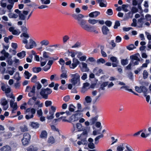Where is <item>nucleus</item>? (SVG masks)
I'll list each match as a JSON object with an SVG mask.
<instances>
[{
  "label": "nucleus",
  "instance_id": "c03bdc74",
  "mask_svg": "<svg viewBox=\"0 0 151 151\" xmlns=\"http://www.w3.org/2000/svg\"><path fill=\"white\" fill-rule=\"evenodd\" d=\"M97 84V81L94 82L92 83L90 86V88H91L93 89L96 87Z\"/></svg>",
  "mask_w": 151,
  "mask_h": 151
},
{
  "label": "nucleus",
  "instance_id": "0eeeda50",
  "mask_svg": "<svg viewBox=\"0 0 151 151\" xmlns=\"http://www.w3.org/2000/svg\"><path fill=\"white\" fill-rule=\"evenodd\" d=\"M56 108L55 107L52 106L50 109H49V114L50 115H48L47 118L48 120H51L53 119L54 117V113L56 111Z\"/></svg>",
  "mask_w": 151,
  "mask_h": 151
},
{
  "label": "nucleus",
  "instance_id": "3c124183",
  "mask_svg": "<svg viewBox=\"0 0 151 151\" xmlns=\"http://www.w3.org/2000/svg\"><path fill=\"white\" fill-rule=\"evenodd\" d=\"M21 37H23L24 38H29V37L27 32H24L20 35Z\"/></svg>",
  "mask_w": 151,
  "mask_h": 151
},
{
  "label": "nucleus",
  "instance_id": "aec40b11",
  "mask_svg": "<svg viewBox=\"0 0 151 151\" xmlns=\"http://www.w3.org/2000/svg\"><path fill=\"white\" fill-rule=\"evenodd\" d=\"M100 14L99 12L96 11L90 13L89 14V16L91 17L95 18L96 17Z\"/></svg>",
  "mask_w": 151,
  "mask_h": 151
},
{
  "label": "nucleus",
  "instance_id": "a878e982",
  "mask_svg": "<svg viewBox=\"0 0 151 151\" xmlns=\"http://www.w3.org/2000/svg\"><path fill=\"white\" fill-rule=\"evenodd\" d=\"M38 148L35 146L31 145L27 149V151H37Z\"/></svg>",
  "mask_w": 151,
  "mask_h": 151
},
{
  "label": "nucleus",
  "instance_id": "052dcab7",
  "mask_svg": "<svg viewBox=\"0 0 151 151\" xmlns=\"http://www.w3.org/2000/svg\"><path fill=\"white\" fill-rule=\"evenodd\" d=\"M83 17H84V16L82 14H78L77 17V20L78 21V22L81 20V19L83 18Z\"/></svg>",
  "mask_w": 151,
  "mask_h": 151
},
{
  "label": "nucleus",
  "instance_id": "ea45409f",
  "mask_svg": "<svg viewBox=\"0 0 151 151\" xmlns=\"http://www.w3.org/2000/svg\"><path fill=\"white\" fill-rule=\"evenodd\" d=\"M48 142L49 143L53 144L55 142V140L54 138L52 137L51 136L48 138Z\"/></svg>",
  "mask_w": 151,
  "mask_h": 151
},
{
  "label": "nucleus",
  "instance_id": "20e7f679",
  "mask_svg": "<svg viewBox=\"0 0 151 151\" xmlns=\"http://www.w3.org/2000/svg\"><path fill=\"white\" fill-rule=\"evenodd\" d=\"M52 92L50 89L47 88L46 89H42L40 93L43 98L47 99L48 98V95L50 94Z\"/></svg>",
  "mask_w": 151,
  "mask_h": 151
},
{
  "label": "nucleus",
  "instance_id": "864d4df0",
  "mask_svg": "<svg viewBox=\"0 0 151 151\" xmlns=\"http://www.w3.org/2000/svg\"><path fill=\"white\" fill-rule=\"evenodd\" d=\"M127 48L129 50H133L134 48H135L136 47H134V45L133 44H131L127 47Z\"/></svg>",
  "mask_w": 151,
  "mask_h": 151
},
{
  "label": "nucleus",
  "instance_id": "473e14b6",
  "mask_svg": "<svg viewBox=\"0 0 151 151\" xmlns=\"http://www.w3.org/2000/svg\"><path fill=\"white\" fill-rule=\"evenodd\" d=\"M15 69L14 68H9L8 71V73L10 75H12L15 72Z\"/></svg>",
  "mask_w": 151,
  "mask_h": 151
},
{
  "label": "nucleus",
  "instance_id": "680f3d73",
  "mask_svg": "<svg viewBox=\"0 0 151 151\" xmlns=\"http://www.w3.org/2000/svg\"><path fill=\"white\" fill-rule=\"evenodd\" d=\"M10 98H12L10 100V106H12L13 105V104H14V102L15 101V97H14L12 96L10 97Z\"/></svg>",
  "mask_w": 151,
  "mask_h": 151
},
{
  "label": "nucleus",
  "instance_id": "de8ad7c7",
  "mask_svg": "<svg viewBox=\"0 0 151 151\" xmlns=\"http://www.w3.org/2000/svg\"><path fill=\"white\" fill-rule=\"evenodd\" d=\"M148 73L147 72V71L145 70L143 73V78L144 79H146L148 76Z\"/></svg>",
  "mask_w": 151,
  "mask_h": 151
},
{
  "label": "nucleus",
  "instance_id": "cd10ccee",
  "mask_svg": "<svg viewBox=\"0 0 151 151\" xmlns=\"http://www.w3.org/2000/svg\"><path fill=\"white\" fill-rule=\"evenodd\" d=\"M62 70L63 73L61 75V78H67V71L64 69Z\"/></svg>",
  "mask_w": 151,
  "mask_h": 151
},
{
  "label": "nucleus",
  "instance_id": "6ab92c4d",
  "mask_svg": "<svg viewBox=\"0 0 151 151\" xmlns=\"http://www.w3.org/2000/svg\"><path fill=\"white\" fill-rule=\"evenodd\" d=\"M93 73L97 76H99L103 73V71L102 69L96 68L94 69Z\"/></svg>",
  "mask_w": 151,
  "mask_h": 151
},
{
  "label": "nucleus",
  "instance_id": "bf43d9fd",
  "mask_svg": "<svg viewBox=\"0 0 151 151\" xmlns=\"http://www.w3.org/2000/svg\"><path fill=\"white\" fill-rule=\"evenodd\" d=\"M47 80L45 79H43L41 80V82L43 84L44 86H46L48 85L47 83Z\"/></svg>",
  "mask_w": 151,
  "mask_h": 151
},
{
  "label": "nucleus",
  "instance_id": "393cba45",
  "mask_svg": "<svg viewBox=\"0 0 151 151\" xmlns=\"http://www.w3.org/2000/svg\"><path fill=\"white\" fill-rule=\"evenodd\" d=\"M40 137L41 138L43 139L47 138V133L46 131L45 130L42 131L40 135Z\"/></svg>",
  "mask_w": 151,
  "mask_h": 151
},
{
  "label": "nucleus",
  "instance_id": "72a5a7b5",
  "mask_svg": "<svg viewBox=\"0 0 151 151\" xmlns=\"http://www.w3.org/2000/svg\"><path fill=\"white\" fill-rule=\"evenodd\" d=\"M124 149V145L123 144H122L117 146L116 148L117 151H123Z\"/></svg>",
  "mask_w": 151,
  "mask_h": 151
},
{
  "label": "nucleus",
  "instance_id": "2f4dec72",
  "mask_svg": "<svg viewBox=\"0 0 151 151\" xmlns=\"http://www.w3.org/2000/svg\"><path fill=\"white\" fill-rule=\"evenodd\" d=\"M42 69L40 67H34L32 70L33 72L35 73H38Z\"/></svg>",
  "mask_w": 151,
  "mask_h": 151
},
{
  "label": "nucleus",
  "instance_id": "1a4fd4ad",
  "mask_svg": "<svg viewBox=\"0 0 151 151\" xmlns=\"http://www.w3.org/2000/svg\"><path fill=\"white\" fill-rule=\"evenodd\" d=\"M1 90L6 93H9L11 91V88L10 87L3 83H1Z\"/></svg>",
  "mask_w": 151,
  "mask_h": 151
},
{
  "label": "nucleus",
  "instance_id": "0e129e2a",
  "mask_svg": "<svg viewBox=\"0 0 151 151\" xmlns=\"http://www.w3.org/2000/svg\"><path fill=\"white\" fill-rule=\"evenodd\" d=\"M121 63L122 65H124L128 64V61L127 59H123L122 60Z\"/></svg>",
  "mask_w": 151,
  "mask_h": 151
},
{
  "label": "nucleus",
  "instance_id": "69168bd1",
  "mask_svg": "<svg viewBox=\"0 0 151 151\" xmlns=\"http://www.w3.org/2000/svg\"><path fill=\"white\" fill-rule=\"evenodd\" d=\"M127 7V6L125 4H123L122 5V8L123 10L126 12L128 11Z\"/></svg>",
  "mask_w": 151,
  "mask_h": 151
},
{
  "label": "nucleus",
  "instance_id": "2eb2a0df",
  "mask_svg": "<svg viewBox=\"0 0 151 151\" xmlns=\"http://www.w3.org/2000/svg\"><path fill=\"white\" fill-rule=\"evenodd\" d=\"M90 88V84L88 82H86L83 84V86L82 88L81 92L83 93H85Z\"/></svg>",
  "mask_w": 151,
  "mask_h": 151
},
{
  "label": "nucleus",
  "instance_id": "8fccbe9b",
  "mask_svg": "<svg viewBox=\"0 0 151 151\" xmlns=\"http://www.w3.org/2000/svg\"><path fill=\"white\" fill-rule=\"evenodd\" d=\"M104 137V135L102 134L100 135L97 137L95 139V143L97 144L98 142V140L99 139L101 138H102Z\"/></svg>",
  "mask_w": 151,
  "mask_h": 151
},
{
  "label": "nucleus",
  "instance_id": "5fc2aeb1",
  "mask_svg": "<svg viewBox=\"0 0 151 151\" xmlns=\"http://www.w3.org/2000/svg\"><path fill=\"white\" fill-rule=\"evenodd\" d=\"M11 57H10L9 58L7 59L6 61L8 64L10 65H11L13 63V61L11 59Z\"/></svg>",
  "mask_w": 151,
  "mask_h": 151
},
{
  "label": "nucleus",
  "instance_id": "4c0bfd02",
  "mask_svg": "<svg viewBox=\"0 0 151 151\" xmlns=\"http://www.w3.org/2000/svg\"><path fill=\"white\" fill-rule=\"evenodd\" d=\"M70 39V37L68 35H65L63 37V43H66Z\"/></svg>",
  "mask_w": 151,
  "mask_h": 151
},
{
  "label": "nucleus",
  "instance_id": "a19ab883",
  "mask_svg": "<svg viewBox=\"0 0 151 151\" xmlns=\"http://www.w3.org/2000/svg\"><path fill=\"white\" fill-rule=\"evenodd\" d=\"M105 60L103 58H100L97 60L96 63L98 64H99L101 63L104 64L105 63Z\"/></svg>",
  "mask_w": 151,
  "mask_h": 151
},
{
  "label": "nucleus",
  "instance_id": "9b49d317",
  "mask_svg": "<svg viewBox=\"0 0 151 151\" xmlns=\"http://www.w3.org/2000/svg\"><path fill=\"white\" fill-rule=\"evenodd\" d=\"M1 101V104L3 106V109L4 110H6L9 107L7 101L5 99H2Z\"/></svg>",
  "mask_w": 151,
  "mask_h": 151
},
{
  "label": "nucleus",
  "instance_id": "49530a36",
  "mask_svg": "<svg viewBox=\"0 0 151 151\" xmlns=\"http://www.w3.org/2000/svg\"><path fill=\"white\" fill-rule=\"evenodd\" d=\"M21 130L22 132H24L27 130V126L24 125L21 126L20 127Z\"/></svg>",
  "mask_w": 151,
  "mask_h": 151
},
{
  "label": "nucleus",
  "instance_id": "6e6d98bb",
  "mask_svg": "<svg viewBox=\"0 0 151 151\" xmlns=\"http://www.w3.org/2000/svg\"><path fill=\"white\" fill-rule=\"evenodd\" d=\"M1 53L3 54L5 58H8L9 55V54L8 53L6 52L4 50H3L1 51Z\"/></svg>",
  "mask_w": 151,
  "mask_h": 151
},
{
  "label": "nucleus",
  "instance_id": "f03ea898",
  "mask_svg": "<svg viewBox=\"0 0 151 151\" xmlns=\"http://www.w3.org/2000/svg\"><path fill=\"white\" fill-rule=\"evenodd\" d=\"M7 28L9 32L14 35H18L20 33V32L18 29H15V27L12 25L11 22H6V23Z\"/></svg>",
  "mask_w": 151,
  "mask_h": 151
},
{
  "label": "nucleus",
  "instance_id": "dca6fc26",
  "mask_svg": "<svg viewBox=\"0 0 151 151\" xmlns=\"http://www.w3.org/2000/svg\"><path fill=\"white\" fill-rule=\"evenodd\" d=\"M76 127L77 129V130L74 129L73 131V132H80L83 130V129L82 127V124L79 123H76Z\"/></svg>",
  "mask_w": 151,
  "mask_h": 151
},
{
  "label": "nucleus",
  "instance_id": "ddd939ff",
  "mask_svg": "<svg viewBox=\"0 0 151 151\" xmlns=\"http://www.w3.org/2000/svg\"><path fill=\"white\" fill-rule=\"evenodd\" d=\"M79 63V61L78 60L75 58L73 59V63L70 66V68L72 69H74Z\"/></svg>",
  "mask_w": 151,
  "mask_h": 151
},
{
  "label": "nucleus",
  "instance_id": "f704fd0d",
  "mask_svg": "<svg viewBox=\"0 0 151 151\" xmlns=\"http://www.w3.org/2000/svg\"><path fill=\"white\" fill-rule=\"evenodd\" d=\"M25 78L27 79H29L32 76V74L27 71H25L24 73Z\"/></svg>",
  "mask_w": 151,
  "mask_h": 151
},
{
  "label": "nucleus",
  "instance_id": "7c9ffc66",
  "mask_svg": "<svg viewBox=\"0 0 151 151\" xmlns=\"http://www.w3.org/2000/svg\"><path fill=\"white\" fill-rule=\"evenodd\" d=\"M25 52L24 51H22L21 52L17 53V56L20 58H22L25 56Z\"/></svg>",
  "mask_w": 151,
  "mask_h": 151
},
{
  "label": "nucleus",
  "instance_id": "f257e3e1",
  "mask_svg": "<svg viewBox=\"0 0 151 151\" xmlns=\"http://www.w3.org/2000/svg\"><path fill=\"white\" fill-rule=\"evenodd\" d=\"M70 82L74 85L79 86L80 84V76L78 73L71 75Z\"/></svg>",
  "mask_w": 151,
  "mask_h": 151
},
{
  "label": "nucleus",
  "instance_id": "c85d7f7f",
  "mask_svg": "<svg viewBox=\"0 0 151 151\" xmlns=\"http://www.w3.org/2000/svg\"><path fill=\"white\" fill-rule=\"evenodd\" d=\"M132 4L133 6H137L139 3H142L143 0H132Z\"/></svg>",
  "mask_w": 151,
  "mask_h": 151
},
{
  "label": "nucleus",
  "instance_id": "a211bd4d",
  "mask_svg": "<svg viewBox=\"0 0 151 151\" xmlns=\"http://www.w3.org/2000/svg\"><path fill=\"white\" fill-rule=\"evenodd\" d=\"M82 115L81 114H75L71 116L72 120L73 121H77L82 117Z\"/></svg>",
  "mask_w": 151,
  "mask_h": 151
},
{
  "label": "nucleus",
  "instance_id": "bb28decb",
  "mask_svg": "<svg viewBox=\"0 0 151 151\" xmlns=\"http://www.w3.org/2000/svg\"><path fill=\"white\" fill-rule=\"evenodd\" d=\"M108 83V82H103L101 85L100 88L99 90H104L105 89V87L107 86Z\"/></svg>",
  "mask_w": 151,
  "mask_h": 151
},
{
  "label": "nucleus",
  "instance_id": "4468645a",
  "mask_svg": "<svg viewBox=\"0 0 151 151\" xmlns=\"http://www.w3.org/2000/svg\"><path fill=\"white\" fill-rule=\"evenodd\" d=\"M40 44L41 46V47H40L39 48V50H41L42 48V47L43 46H48L50 44V42L48 40L46 39H44L42 40L40 42Z\"/></svg>",
  "mask_w": 151,
  "mask_h": 151
},
{
  "label": "nucleus",
  "instance_id": "338daca9",
  "mask_svg": "<svg viewBox=\"0 0 151 151\" xmlns=\"http://www.w3.org/2000/svg\"><path fill=\"white\" fill-rule=\"evenodd\" d=\"M106 13L110 16L112 15L113 14L112 10L111 9H108L106 12Z\"/></svg>",
  "mask_w": 151,
  "mask_h": 151
},
{
  "label": "nucleus",
  "instance_id": "e433bc0d",
  "mask_svg": "<svg viewBox=\"0 0 151 151\" xmlns=\"http://www.w3.org/2000/svg\"><path fill=\"white\" fill-rule=\"evenodd\" d=\"M8 16L10 18H16L18 17V15L17 14L10 13L9 14Z\"/></svg>",
  "mask_w": 151,
  "mask_h": 151
},
{
  "label": "nucleus",
  "instance_id": "b1692460",
  "mask_svg": "<svg viewBox=\"0 0 151 151\" xmlns=\"http://www.w3.org/2000/svg\"><path fill=\"white\" fill-rule=\"evenodd\" d=\"M1 151H11V147L9 145H6L0 148Z\"/></svg>",
  "mask_w": 151,
  "mask_h": 151
},
{
  "label": "nucleus",
  "instance_id": "39448f33",
  "mask_svg": "<svg viewBox=\"0 0 151 151\" xmlns=\"http://www.w3.org/2000/svg\"><path fill=\"white\" fill-rule=\"evenodd\" d=\"M31 138L30 135L28 133H25L24 134L23 138L22 139V144L23 145H27L29 142Z\"/></svg>",
  "mask_w": 151,
  "mask_h": 151
},
{
  "label": "nucleus",
  "instance_id": "7ed1b4c3",
  "mask_svg": "<svg viewBox=\"0 0 151 151\" xmlns=\"http://www.w3.org/2000/svg\"><path fill=\"white\" fill-rule=\"evenodd\" d=\"M78 23L82 28L87 31H89L93 28V27L87 24L86 21L83 19H81Z\"/></svg>",
  "mask_w": 151,
  "mask_h": 151
},
{
  "label": "nucleus",
  "instance_id": "412c9836",
  "mask_svg": "<svg viewBox=\"0 0 151 151\" xmlns=\"http://www.w3.org/2000/svg\"><path fill=\"white\" fill-rule=\"evenodd\" d=\"M49 59L42 58L40 57V65L42 67L44 66L46 64L47 62Z\"/></svg>",
  "mask_w": 151,
  "mask_h": 151
},
{
  "label": "nucleus",
  "instance_id": "c9c22d12",
  "mask_svg": "<svg viewBox=\"0 0 151 151\" xmlns=\"http://www.w3.org/2000/svg\"><path fill=\"white\" fill-rule=\"evenodd\" d=\"M31 126L33 128L36 129L39 127V124L37 122H32L31 124Z\"/></svg>",
  "mask_w": 151,
  "mask_h": 151
},
{
  "label": "nucleus",
  "instance_id": "f3484780",
  "mask_svg": "<svg viewBox=\"0 0 151 151\" xmlns=\"http://www.w3.org/2000/svg\"><path fill=\"white\" fill-rule=\"evenodd\" d=\"M139 57L140 56L139 54H134L131 56H130V58L131 60V61H132V62H133L134 61L136 60H140Z\"/></svg>",
  "mask_w": 151,
  "mask_h": 151
},
{
  "label": "nucleus",
  "instance_id": "37998d69",
  "mask_svg": "<svg viewBox=\"0 0 151 151\" xmlns=\"http://www.w3.org/2000/svg\"><path fill=\"white\" fill-rule=\"evenodd\" d=\"M76 107L73 104H70L68 107L69 110L71 112H73L75 110V108Z\"/></svg>",
  "mask_w": 151,
  "mask_h": 151
},
{
  "label": "nucleus",
  "instance_id": "13d9d810",
  "mask_svg": "<svg viewBox=\"0 0 151 151\" xmlns=\"http://www.w3.org/2000/svg\"><path fill=\"white\" fill-rule=\"evenodd\" d=\"M4 136L5 137V138L8 139L11 137L12 136V134L10 133L7 132L4 134Z\"/></svg>",
  "mask_w": 151,
  "mask_h": 151
},
{
  "label": "nucleus",
  "instance_id": "4d7b16f0",
  "mask_svg": "<svg viewBox=\"0 0 151 151\" xmlns=\"http://www.w3.org/2000/svg\"><path fill=\"white\" fill-rule=\"evenodd\" d=\"M42 4H50V0H40Z\"/></svg>",
  "mask_w": 151,
  "mask_h": 151
},
{
  "label": "nucleus",
  "instance_id": "423d86ee",
  "mask_svg": "<svg viewBox=\"0 0 151 151\" xmlns=\"http://www.w3.org/2000/svg\"><path fill=\"white\" fill-rule=\"evenodd\" d=\"M26 112L29 113L26 115L25 118L27 119H29L33 117V115L35 113V109L34 108H28L26 109Z\"/></svg>",
  "mask_w": 151,
  "mask_h": 151
},
{
  "label": "nucleus",
  "instance_id": "9d476101",
  "mask_svg": "<svg viewBox=\"0 0 151 151\" xmlns=\"http://www.w3.org/2000/svg\"><path fill=\"white\" fill-rule=\"evenodd\" d=\"M36 42L32 39H30L29 45L27 44L25 45V47L27 49H31L33 48L34 46H36Z\"/></svg>",
  "mask_w": 151,
  "mask_h": 151
},
{
  "label": "nucleus",
  "instance_id": "5701e85b",
  "mask_svg": "<svg viewBox=\"0 0 151 151\" xmlns=\"http://www.w3.org/2000/svg\"><path fill=\"white\" fill-rule=\"evenodd\" d=\"M82 68L81 69V70L83 72H86L89 69L87 67V64L84 63H81Z\"/></svg>",
  "mask_w": 151,
  "mask_h": 151
},
{
  "label": "nucleus",
  "instance_id": "a18cd8bd",
  "mask_svg": "<svg viewBox=\"0 0 151 151\" xmlns=\"http://www.w3.org/2000/svg\"><path fill=\"white\" fill-rule=\"evenodd\" d=\"M52 102L50 101L47 100L45 102V105L46 107H48L50 106H52Z\"/></svg>",
  "mask_w": 151,
  "mask_h": 151
},
{
  "label": "nucleus",
  "instance_id": "4be33fe9",
  "mask_svg": "<svg viewBox=\"0 0 151 151\" xmlns=\"http://www.w3.org/2000/svg\"><path fill=\"white\" fill-rule=\"evenodd\" d=\"M102 30L103 34L107 35L109 32V30L108 28L105 26H103L102 28Z\"/></svg>",
  "mask_w": 151,
  "mask_h": 151
},
{
  "label": "nucleus",
  "instance_id": "58836bf2",
  "mask_svg": "<svg viewBox=\"0 0 151 151\" xmlns=\"http://www.w3.org/2000/svg\"><path fill=\"white\" fill-rule=\"evenodd\" d=\"M129 88V87L128 86L126 85L125 84V86H122L120 88V89H124L128 91L132 92V89Z\"/></svg>",
  "mask_w": 151,
  "mask_h": 151
},
{
  "label": "nucleus",
  "instance_id": "6e6552de",
  "mask_svg": "<svg viewBox=\"0 0 151 151\" xmlns=\"http://www.w3.org/2000/svg\"><path fill=\"white\" fill-rule=\"evenodd\" d=\"M151 135V127L148 128V130L144 129L142 133L141 136L142 137L146 138Z\"/></svg>",
  "mask_w": 151,
  "mask_h": 151
},
{
  "label": "nucleus",
  "instance_id": "e2e57ef3",
  "mask_svg": "<svg viewBox=\"0 0 151 151\" xmlns=\"http://www.w3.org/2000/svg\"><path fill=\"white\" fill-rule=\"evenodd\" d=\"M42 58H46L48 59H50V58L47 55V52L45 51H44L43 52Z\"/></svg>",
  "mask_w": 151,
  "mask_h": 151
},
{
  "label": "nucleus",
  "instance_id": "774afa93",
  "mask_svg": "<svg viewBox=\"0 0 151 151\" xmlns=\"http://www.w3.org/2000/svg\"><path fill=\"white\" fill-rule=\"evenodd\" d=\"M131 11L133 13H135L138 12V9L136 7L134 6L132 8Z\"/></svg>",
  "mask_w": 151,
  "mask_h": 151
},
{
  "label": "nucleus",
  "instance_id": "c756f323",
  "mask_svg": "<svg viewBox=\"0 0 151 151\" xmlns=\"http://www.w3.org/2000/svg\"><path fill=\"white\" fill-rule=\"evenodd\" d=\"M81 43L80 42L78 41H77L76 43L73 45L71 46V48H79L81 47Z\"/></svg>",
  "mask_w": 151,
  "mask_h": 151
},
{
  "label": "nucleus",
  "instance_id": "603ef678",
  "mask_svg": "<svg viewBox=\"0 0 151 151\" xmlns=\"http://www.w3.org/2000/svg\"><path fill=\"white\" fill-rule=\"evenodd\" d=\"M14 78L18 81L20 79V77L19 76V73H15V75L14 76Z\"/></svg>",
  "mask_w": 151,
  "mask_h": 151
},
{
  "label": "nucleus",
  "instance_id": "09e8293b",
  "mask_svg": "<svg viewBox=\"0 0 151 151\" xmlns=\"http://www.w3.org/2000/svg\"><path fill=\"white\" fill-rule=\"evenodd\" d=\"M97 20L94 19H89L88 20L89 23L92 24H94L97 23Z\"/></svg>",
  "mask_w": 151,
  "mask_h": 151
},
{
  "label": "nucleus",
  "instance_id": "f8f14e48",
  "mask_svg": "<svg viewBox=\"0 0 151 151\" xmlns=\"http://www.w3.org/2000/svg\"><path fill=\"white\" fill-rule=\"evenodd\" d=\"M14 12L18 14L19 19L21 20H24L26 18V16L23 14L18 9H16Z\"/></svg>",
  "mask_w": 151,
  "mask_h": 151
},
{
  "label": "nucleus",
  "instance_id": "79ce46f5",
  "mask_svg": "<svg viewBox=\"0 0 151 151\" xmlns=\"http://www.w3.org/2000/svg\"><path fill=\"white\" fill-rule=\"evenodd\" d=\"M59 63L62 65L61 67V69L62 70L64 69V67L63 65L65 64V61L62 58H60V59L59 61Z\"/></svg>",
  "mask_w": 151,
  "mask_h": 151
}]
</instances>
